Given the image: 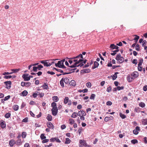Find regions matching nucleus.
I'll use <instances>...</instances> for the list:
<instances>
[{"mask_svg":"<svg viewBox=\"0 0 147 147\" xmlns=\"http://www.w3.org/2000/svg\"><path fill=\"white\" fill-rule=\"evenodd\" d=\"M20 70V69H11V71H13V73H16L17 72Z\"/></svg>","mask_w":147,"mask_h":147,"instance_id":"nucleus-44","label":"nucleus"},{"mask_svg":"<svg viewBox=\"0 0 147 147\" xmlns=\"http://www.w3.org/2000/svg\"><path fill=\"white\" fill-rule=\"evenodd\" d=\"M138 71H141L142 70V67H141L140 66L138 65Z\"/></svg>","mask_w":147,"mask_h":147,"instance_id":"nucleus-60","label":"nucleus"},{"mask_svg":"<svg viewBox=\"0 0 147 147\" xmlns=\"http://www.w3.org/2000/svg\"><path fill=\"white\" fill-rule=\"evenodd\" d=\"M139 63L138 64V65L140 66L142 65V64L143 62V60L142 59H140L139 60Z\"/></svg>","mask_w":147,"mask_h":147,"instance_id":"nucleus-38","label":"nucleus"},{"mask_svg":"<svg viewBox=\"0 0 147 147\" xmlns=\"http://www.w3.org/2000/svg\"><path fill=\"white\" fill-rule=\"evenodd\" d=\"M110 48L113 49H118L119 47L115 45L114 44H111L110 46Z\"/></svg>","mask_w":147,"mask_h":147,"instance_id":"nucleus-12","label":"nucleus"},{"mask_svg":"<svg viewBox=\"0 0 147 147\" xmlns=\"http://www.w3.org/2000/svg\"><path fill=\"white\" fill-rule=\"evenodd\" d=\"M47 120L49 121H51L52 120V117L50 114H48L46 118Z\"/></svg>","mask_w":147,"mask_h":147,"instance_id":"nucleus-28","label":"nucleus"},{"mask_svg":"<svg viewBox=\"0 0 147 147\" xmlns=\"http://www.w3.org/2000/svg\"><path fill=\"white\" fill-rule=\"evenodd\" d=\"M115 59L120 63H122L124 61V58L123 57H121V55L119 54L117 55Z\"/></svg>","mask_w":147,"mask_h":147,"instance_id":"nucleus-2","label":"nucleus"},{"mask_svg":"<svg viewBox=\"0 0 147 147\" xmlns=\"http://www.w3.org/2000/svg\"><path fill=\"white\" fill-rule=\"evenodd\" d=\"M11 113H7L5 115V117L6 118H8L11 116Z\"/></svg>","mask_w":147,"mask_h":147,"instance_id":"nucleus-39","label":"nucleus"},{"mask_svg":"<svg viewBox=\"0 0 147 147\" xmlns=\"http://www.w3.org/2000/svg\"><path fill=\"white\" fill-rule=\"evenodd\" d=\"M111 90V86H109L107 88V91L108 92H110Z\"/></svg>","mask_w":147,"mask_h":147,"instance_id":"nucleus-54","label":"nucleus"},{"mask_svg":"<svg viewBox=\"0 0 147 147\" xmlns=\"http://www.w3.org/2000/svg\"><path fill=\"white\" fill-rule=\"evenodd\" d=\"M90 70L88 69H86L82 70L81 71H83L85 73H88L90 72Z\"/></svg>","mask_w":147,"mask_h":147,"instance_id":"nucleus-40","label":"nucleus"},{"mask_svg":"<svg viewBox=\"0 0 147 147\" xmlns=\"http://www.w3.org/2000/svg\"><path fill=\"white\" fill-rule=\"evenodd\" d=\"M119 74V73L118 72H115V74L112 77V79L113 80H115L116 79V78L117 77V74Z\"/></svg>","mask_w":147,"mask_h":147,"instance_id":"nucleus-31","label":"nucleus"},{"mask_svg":"<svg viewBox=\"0 0 147 147\" xmlns=\"http://www.w3.org/2000/svg\"><path fill=\"white\" fill-rule=\"evenodd\" d=\"M9 144L10 146L12 147L14 144H16V142L14 140H11L9 141Z\"/></svg>","mask_w":147,"mask_h":147,"instance_id":"nucleus-14","label":"nucleus"},{"mask_svg":"<svg viewBox=\"0 0 147 147\" xmlns=\"http://www.w3.org/2000/svg\"><path fill=\"white\" fill-rule=\"evenodd\" d=\"M124 88V87L123 86H121L120 87L119 86H118L117 87V89L118 90H122Z\"/></svg>","mask_w":147,"mask_h":147,"instance_id":"nucleus-52","label":"nucleus"},{"mask_svg":"<svg viewBox=\"0 0 147 147\" xmlns=\"http://www.w3.org/2000/svg\"><path fill=\"white\" fill-rule=\"evenodd\" d=\"M79 57H80L82 59L83 57V56H82V54H79L77 56V57H74L73 58H69L68 57H67V58L68 59H73L77 58H79Z\"/></svg>","mask_w":147,"mask_h":147,"instance_id":"nucleus-23","label":"nucleus"},{"mask_svg":"<svg viewBox=\"0 0 147 147\" xmlns=\"http://www.w3.org/2000/svg\"><path fill=\"white\" fill-rule=\"evenodd\" d=\"M26 136V133L25 132H23L22 133V137L23 138H25Z\"/></svg>","mask_w":147,"mask_h":147,"instance_id":"nucleus-36","label":"nucleus"},{"mask_svg":"<svg viewBox=\"0 0 147 147\" xmlns=\"http://www.w3.org/2000/svg\"><path fill=\"white\" fill-rule=\"evenodd\" d=\"M51 107L53 108L57 107L56 106V104L55 102H53L51 103Z\"/></svg>","mask_w":147,"mask_h":147,"instance_id":"nucleus-42","label":"nucleus"},{"mask_svg":"<svg viewBox=\"0 0 147 147\" xmlns=\"http://www.w3.org/2000/svg\"><path fill=\"white\" fill-rule=\"evenodd\" d=\"M76 69H70V71H69V72H65V73H64L63 74V75H64L65 74H70L71 73V72H74V71Z\"/></svg>","mask_w":147,"mask_h":147,"instance_id":"nucleus-17","label":"nucleus"},{"mask_svg":"<svg viewBox=\"0 0 147 147\" xmlns=\"http://www.w3.org/2000/svg\"><path fill=\"white\" fill-rule=\"evenodd\" d=\"M138 76V73L137 71H134L131 77V80L129 81H132V80L137 77Z\"/></svg>","mask_w":147,"mask_h":147,"instance_id":"nucleus-4","label":"nucleus"},{"mask_svg":"<svg viewBox=\"0 0 147 147\" xmlns=\"http://www.w3.org/2000/svg\"><path fill=\"white\" fill-rule=\"evenodd\" d=\"M0 125L1 127L2 128H4L6 127V124L5 122L3 121H1L0 122Z\"/></svg>","mask_w":147,"mask_h":147,"instance_id":"nucleus-11","label":"nucleus"},{"mask_svg":"<svg viewBox=\"0 0 147 147\" xmlns=\"http://www.w3.org/2000/svg\"><path fill=\"white\" fill-rule=\"evenodd\" d=\"M4 83L6 85V88H7V89H9L11 87V81H7L5 82Z\"/></svg>","mask_w":147,"mask_h":147,"instance_id":"nucleus-7","label":"nucleus"},{"mask_svg":"<svg viewBox=\"0 0 147 147\" xmlns=\"http://www.w3.org/2000/svg\"><path fill=\"white\" fill-rule=\"evenodd\" d=\"M58 60L57 59H56L54 60V59H51L49 60H42L40 61V62L43 64L44 65L45 62V61H54V60Z\"/></svg>","mask_w":147,"mask_h":147,"instance_id":"nucleus-35","label":"nucleus"},{"mask_svg":"<svg viewBox=\"0 0 147 147\" xmlns=\"http://www.w3.org/2000/svg\"><path fill=\"white\" fill-rule=\"evenodd\" d=\"M16 144L18 146H20L22 144V142L21 139H18L15 142Z\"/></svg>","mask_w":147,"mask_h":147,"instance_id":"nucleus-15","label":"nucleus"},{"mask_svg":"<svg viewBox=\"0 0 147 147\" xmlns=\"http://www.w3.org/2000/svg\"><path fill=\"white\" fill-rule=\"evenodd\" d=\"M52 99L55 102H57L59 100L58 97L56 96H54L53 97Z\"/></svg>","mask_w":147,"mask_h":147,"instance_id":"nucleus-20","label":"nucleus"},{"mask_svg":"<svg viewBox=\"0 0 147 147\" xmlns=\"http://www.w3.org/2000/svg\"><path fill=\"white\" fill-rule=\"evenodd\" d=\"M31 85V83L29 82H25V86L28 87Z\"/></svg>","mask_w":147,"mask_h":147,"instance_id":"nucleus-46","label":"nucleus"},{"mask_svg":"<svg viewBox=\"0 0 147 147\" xmlns=\"http://www.w3.org/2000/svg\"><path fill=\"white\" fill-rule=\"evenodd\" d=\"M86 86L88 88H90L91 86V83L90 82H88L86 83Z\"/></svg>","mask_w":147,"mask_h":147,"instance_id":"nucleus-51","label":"nucleus"},{"mask_svg":"<svg viewBox=\"0 0 147 147\" xmlns=\"http://www.w3.org/2000/svg\"><path fill=\"white\" fill-rule=\"evenodd\" d=\"M28 92L26 90H25L22 92V95L23 96H26L28 94Z\"/></svg>","mask_w":147,"mask_h":147,"instance_id":"nucleus-30","label":"nucleus"},{"mask_svg":"<svg viewBox=\"0 0 147 147\" xmlns=\"http://www.w3.org/2000/svg\"><path fill=\"white\" fill-rule=\"evenodd\" d=\"M69 98L68 97H66L65 98L64 100V102L65 104H67L69 101Z\"/></svg>","mask_w":147,"mask_h":147,"instance_id":"nucleus-25","label":"nucleus"},{"mask_svg":"<svg viewBox=\"0 0 147 147\" xmlns=\"http://www.w3.org/2000/svg\"><path fill=\"white\" fill-rule=\"evenodd\" d=\"M99 65V63L97 61H95L94 62V65L93 67H92V68L93 69H94L97 67Z\"/></svg>","mask_w":147,"mask_h":147,"instance_id":"nucleus-16","label":"nucleus"},{"mask_svg":"<svg viewBox=\"0 0 147 147\" xmlns=\"http://www.w3.org/2000/svg\"><path fill=\"white\" fill-rule=\"evenodd\" d=\"M64 82V80H63V78L61 79L60 81V84L61 85V86L62 87H64V84L63 82Z\"/></svg>","mask_w":147,"mask_h":147,"instance_id":"nucleus-22","label":"nucleus"},{"mask_svg":"<svg viewBox=\"0 0 147 147\" xmlns=\"http://www.w3.org/2000/svg\"><path fill=\"white\" fill-rule=\"evenodd\" d=\"M95 95L94 94H92L90 96V99H93L94 100V99L95 97Z\"/></svg>","mask_w":147,"mask_h":147,"instance_id":"nucleus-43","label":"nucleus"},{"mask_svg":"<svg viewBox=\"0 0 147 147\" xmlns=\"http://www.w3.org/2000/svg\"><path fill=\"white\" fill-rule=\"evenodd\" d=\"M69 84L70 86H75L76 85V83L74 80H72L69 83Z\"/></svg>","mask_w":147,"mask_h":147,"instance_id":"nucleus-13","label":"nucleus"},{"mask_svg":"<svg viewBox=\"0 0 147 147\" xmlns=\"http://www.w3.org/2000/svg\"><path fill=\"white\" fill-rule=\"evenodd\" d=\"M28 74H25L22 75V77L24 79V81H28L30 80V77H28Z\"/></svg>","mask_w":147,"mask_h":147,"instance_id":"nucleus-8","label":"nucleus"},{"mask_svg":"<svg viewBox=\"0 0 147 147\" xmlns=\"http://www.w3.org/2000/svg\"><path fill=\"white\" fill-rule=\"evenodd\" d=\"M112 104V102L110 101H108L107 102L106 105H111Z\"/></svg>","mask_w":147,"mask_h":147,"instance_id":"nucleus-56","label":"nucleus"},{"mask_svg":"<svg viewBox=\"0 0 147 147\" xmlns=\"http://www.w3.org/2000/svg\"><path fill=\"white\" fill-rule=\"evenodd\" d=\"M142 124L143 125H146L147 124V119H143L142 120Z\"/></svg>","mask_w":147,"mask_h":147,"instance_id":"nucleus-19","label":"nucleus"},{"mask_svg":"<svg viewBox=\"0 0 147 147\" xmlns=\"http://www.w3.org/2000/svg\"><path fill=\"white\" fill-rule=\"evenodd\" d=\"M63 80L64 81V82L66 84H68L69 81V79L68 78H65L64 79L63 78Z\"/></svg>","mask_w":147,"mask_h":147,"instance_id":"nucleus-32","label":"nucleus"},{"mask_svg":"<svg viewBox=\"0 0 147 147\" xmlns=\"http://www.w3.org/2000/svg\"><path fill=\"white\" fill-rule=\"evenodd\" d=\"M83 60L82 59H79L78 61L76 62L75 63L74 65H71L70 67L71 68H74L75 67H78L80 66L81 67L83 66L84 63H80L79 65H77L80 62L82 61Z\"/></svg>","mask_w":147,"mask_h":147,"instance_id":"nucleus-1","label":"nucleus"},{"mask_svg":"<svg viewBox=\"0 0 147 147\" xmlns=\"http://www.w3.org/2000/svg\"><path fill=\"white\" fill-rule=\"evenodd\" d=\"M13 108L15 111H16L18 110L19 106L17 105H15L13 106Z\"/></svg>","mask_w":147,"mask_h":147,"instance_id":"nucleus-27","label":"nucleus"},{"mask_svg":"<svg viewBox=\"0 0 147 147\" xmlns=\"http://www.w3.org/2000/svg\"><path fill=\"white\" fill-rule=\"evenodd\" d=\"M49 141V140L48 139H45L43 140L42 142L43 143H45L48 142Z\"/></svg>","mask_w":147,"mask_h":147,"instance_id":"nucleus-48","label":"nucleus"},{"mask_svg":"<svg viewBox=\"0 0 147 147\" xmlns=\"http://www.w3.org/2000/svg\"><path fill=\"white\" fill-rule=\"evenodd\" d=\"M42 87L44 89L47 90L49 88L47 84V83H45L42 86Z\"/></svg>","mask_w":147,"mask_h":147,"instance_id":"nucleus-18","label":"nucleus"},{"mask_svg":"<svg viewBox=\"0 0 147 147\" xmlns=\"http://www.w3.org/2000/svg\"><path fill=\"white\" fill-rule=\"evenodd\" d=\"M79 143L80 144L79 146L80 147H82L84 146H86L87 144L86 141L84 140H79Z\"/></svg>","mask_w":147,"mask_h":147,"instance_id":"nucleus-6","label":"nucleus"},{"mask_svg":"<svg viewBox=\"0 0 147 147\" xmlns=\"http://www.w3.org/2000/svg\"><path fill=\"white\" fill-rule=\"evenodd\" d=\"M131 142L133 144H135L138 142V140L136 139H134L131 140Z\"/></svg>","mask_w":147,"mask_h":147,"instance_id":"nucleus-45","label":"nucleus"},{"mask_svg":"<svg viewBox=\"0 0 147 147\" xmlns=\"http://www.w3.org/2000/svg\"><path fill=\"white\" fill-rule=\"evenodd\" d=\"M40 137L41 138V139L42 140H43V139H44L46 138V137L45 136V134H42L40 136Z\"/></svg>","mask_w":147,"mask_h":147,"instance_id":"nucleus-41","label":"nucleus"},{"mask_svg":"<svg viewBox=\"0 0 147 147\" xmlns=\"http://www.w3.org/2000/svg\"><path fill=\"white\" fill-rule=\"evenodd\" d=\"M71 142V140L68 138H66L65 139V144H69Z\"/></svg>","mask_w":147,"mask_h":147,"instance_id":"nucleus-24","label":"nucleus"},{"mask_svg":"<svg viewBox=\"0 0 147 147\" xmlns=\"http://www.w3.org/2000/svg\"><path fill=\"white\" fill-rule=\"evenodd\" d=\"M134 36H135V37L134 39V40H135L136 43L137 42L138 40L139 39L140 37L139 36L137 35H135Z\"/></svg>","mask_w":147,"mask_h":147,"instance_id":"nucleus-34","label":"nucleus"},{"mask_svg":"<svg viewBox=\"0 0 147 147\" xmlns=\"http://www.w3.org/2000/svg\"><path fill=\"white\" fill-rule=\"evenodd\" d=\"M45 61L44 65L45 66L49 67L51 65V64H50V61Z\"/></svg>","mask_w":147,"mask_h":147,"instance_id":"nucleus-21","label":"nucleus"},{"mask_svg":"<svg viewBox=\"0 0 147 147\" xmlns=\"http://www.w3.org/2000/svg\"><path fill=\"white\" fill-rule=\"evenodd\" d=\"M75 121L74 119H69V124L72 125L74 123Z\"/></svg>","mask_w":147,"mask_h":147,"instance_id":"nucleus-29","label":"nucleus"},{"mask_svg":"<svg viewBox=\"0 0 147 147\" xmlns=\"http://www.w3.org/2000/svg\"><path fill=\"white\" fill-rule=\"evenodd\" d=\"M137 60L136 59H134L132 61V63L134 64H137Z\"/></svg>","mask_w":147,"mask_h":147,"instance_id":"nucleus-61","label":"nucleus"},{"mask_svg":"<svg viewBox=\"0 0 147 147\" xmlns=\"http://www.w3.org/2000/svg\"><path fill=\"white\" fill-rule=\"evenodd\" d=\"M32 95H33V97L34 98H35L38 95L37 93H33V94Z\"/></svg>","mask_w":147,"mask_h":147,"instance_id":"nucleus-59","label":"nucleus"},{"mask_svg":"<svg viewBox=\"0 0 147 147\" xmlns=\"http://www.w3.org/2000/svg\"><path fill=\"white\" fill-rule=\"evenodd\" d=\"M47 127L50 129H53L54 128V125L51 122H48L47 123Z\"/></svg>","mask_w":147,"mask_h":147,"instance_id":"nucleus-10","label":"nucleus"},{"mask_svg":"<svg viewBox=\"0 0 147 147\" xmlns=\"http://www.w3.org/2000/svg\"><path fill=\"white\" fill-rule=\"evenodd\" d=\"M12 77V76L11 75H9L7 76H4L3 78L5 79H8V78H11Z\"/></svg>","mask_w":147,"mask_h":147,"instance_id":"nucleus-49","label":"nucleus"},{"mask_svg":"<svg viewBox=\"0 0 147 147\" xmlns=\"http://www.w3.org/2000/svg\"><path fill=\"white\" fill-rule=\"evenodd\" d=\"M77 113L76 112H74L73 113L71 117L73 118H76L78 116Z\"/></svg>","mask_w":147,"mask_h":147,"instance_id":"nucleus-26","label":"nucleus"},{"mask_svg":"<svg viewBox=\"0 0 147 147\" xmlns=\"http://www.w3.org/2000/svg\"><path fill=\"white\" fill-rule=\"evenodd\" d=\"M144 142L145 144L147 143V137H145L144 138Z\"/></svg>","mask_w":147,"mask_h":147,"instance_id":"nucleus-64","label":"nucleus"},{"mask_svg":"<svg viewBox=\"0 0 147 147\" xmlns=\"http://www.w3.org/2000/svg\"><path fill=\"white\" fill-rule=\"evenodd\" d=\"M24 147H30L29 144L28 143H26L24 145Z\"/></svg>","mask_w":147,"mask_h":147,"instance_id":"nucleus-63","label":"nucleus"},{"mask_svg":"<svg viewBox=\"0 0 147 147\" xmlns=\"http://www.w3.org/2000/svg\"><path fill=\"white\" fill-rule=\"evenodd\" d=\"M133 133L135 135H137L138 134V132L137 130L134 129L133 131Z\"/></svg>","mask_w":147,"mask_h":147,"instance_id":"nucleus-58","label":"nucleus"},{"mask_svg":"<svg viewBox=\"0 0 147 147\" xmlns=\"http://www.w3.org/2000/svg\"><path fill=\"white\" fill-rule=\"evenodd\" d=\"M139 105L142 108H144L145 107V105L144 103L141 102L139 103Z\"/></svg>","mask_w":147,"mask_h":147,"instance_id":"nucleus-37","label":"nucleus"},{"mask_svg":"<svg viewBox=\"0 0 147 147\" xmlns=\"http://www.w3.org/2000/svg\"><path fill=\"white\" fill-rule=\"evenodd\" d=\"M136 49L137 51L140 50V46L139 45L137 44L136 46Z\"/></svg>","mask_w":147,"mask_h":147,"instance_id":"nucleus-50","label":"nucleus"},{"mask_svg":"<svg viewBox=\"0 0 147 147\" xmlns=\"http://www.w3.org/2000/svg\"><path fill=\"white\" fill-rule=\"evenodd\" d=\"M143 90L144 91H146L147 90V86L145 85L143 87Z\"/></svg>","mask_w":147,"mask_h":147,"instance_id":"nucleus-62","label":"nucleus"},{"mask_svg":"<svg viewBox=\"0 0 147 147\" xmlns=\"http://www.w3.org/2000/svg\"><path fill=\"white\" fill-rule=\"evenodd\" d=\"M38 69L39 70H40V69L41 68H43V66L41 65H40L38 66L37 67Z\"/></svg>","mask_w":147,"mask_h":147,"instance_id":"nucleus-53","label":"nucleus"},{"mask_svg":"<svg viewBox=\"0 0 147 147\" xmlns=\"http://www.w3.org/2000/svg\"><path fill=\"white\" fill-rule=\"evenodd\" d=\"M55 65L56 67H59L60 68H66V67L64 65V63L62 62V61H59L57 63H55Z\"/></svg>","mask_w":147,"mask_h":147,"instance_id":"nucleus-3","label":"nucleus"},{"mask_svg":"<svg viewBox=\"0 0 147 147\" xmlns=\"http://www.w3.org/2000/svg\"><path fill=\"white\" fill-rule=\"evenodd\" d=\"M52 113L54 116H56L58 113V109L57 107L53 108L51 109Z\"/></svg>","mask_w":147,"mask_h":147,"instance_id":"nucleus-5","label":"nucleus"},{"mask_svg":"<svg viewBox=\"0 0 147 147\" xmlns=\"http://www.w3.org/2000/svg\"><path fill=\"white\" fill-rule=\"evenodd\" d=\"M147 42L146 40H144L142 42V47L146 45V44Z\"/></svg>","mask_w":147,"mask_h":147,"instance_id":"nucleus-55","label":"nucleus"},{"mask_svg":"<svg viewBox=\"0 0 147 147\" xmlns=\"http://www.w3.org/2000/svg\"><path fill=\"white\" fill-rule=\"evenodd\" d=\"M10 98V96L8 95L6 97H5L4 99V100H6L9 99Z\"/></svg>","mask_w":147,"mask_h":147,"instance_id":"nucleus-57","label":"nucleus"},{"mask_svg":"<svg viewBox=\"0 0 147 147\" xmlns=\"http://www.w3.org/2000/svg\"><path fill=\"white\" fill-rule=\"evenodd\" d=\"M33 68V69L31 70V71H32L34 72H36L37 71V69H38L37 67H34Z\"/></svg>","mask_w":147,"mask_h":147,"instance_id":"nucleus-47","label":"nucleus"},{"mask_svg":"<svg viewBox=\"0 0 147 147\" xmlns=\"http://www.w3.org/2000/svg\"><path fill=\"white\" fill-rule=\"evenodd\" d=\"M119 116L120 117L123 119H124L126 118V116L124 114H122L121 113H119Z\"/></svg>","mask_w":147,"mask_h":147,"instance_id":"nucleus-33","label":"nucleus"},{"mask_svg":"<svg viewBox=\"0 0 147 147\" xmlns=\"http://www.w3.org/2000/svg\"><path fill=\"white\" fill-rule=\"evenodd\" d=\"M77 114L80 117L82 116H85L86 115V113L85 112L82 110L78 111L77 113Z\"/></svg>","mask_w":147,"mask_h":147,"instance_id":"nucleus-9","label":"nucleus"}]
</instances>
